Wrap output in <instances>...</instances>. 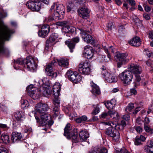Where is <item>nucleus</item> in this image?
<instances>
[{"label": "nucleus", "instance_id": "obj_49", "mask_svg": "<svg viewBox=\"0 0 153 153\" xmlns=\"http://www.w3.org/2000/svg\"><path fill=\"white\" fill-rule=\"evenodd\" d=\"M102 123L105 125L110 126L113 127L116 126V125L111 122H104Z\"/></svg>", "mask_w": 153, "mask_h": 153}, {"label": "nucleus", "instance_id": "obj_63", "mask_svg": "<svg viewBox=\"0 0 153 153\" xmlns=\"http://www.w3.org/2000/svg\"><path fill=\"white\" fill-rule=\"evenodd\" d=\"M108 115V114L106 112H103L101 115L100 117L102 118H105Z\"/></svg>", "mask_w": 153, "mask_h": 153}, {"label": "nucleus", "instance_id": "obj_4", "mask_svg": "<svg viewBox=\"0 0 153 153\" xmlns=\"http://www.w3.org/2000/svg\"><path fill=\"white\" fill-rule=\"evenodd\" d=\"M35 117L37 123H39L42 126H46L48 125L50 126H52L53 123V122L52 120H50L51 117L49 114H42L40 115L41 120L37 115H35Z\"/></svg>", "mask_w": 153, "mask_h": 153}, {"label": "nucleus", "instance_id": "obj_19", "mask_svg": "<svg viewBox=\"0 0 153 153\" xmlns=\"http://www.w3.org/2000/svg\"><path fill=\"white\" fill-rule=\"evenodd\" d=\"M83 53L87 59L91 58L93 55V50L90 46L87 45L84 47Z\"/></svg>", "mask_w": 153, "mask_h": 153}, {"label": "nucleus", "instance_id": "obj_58", "mask_svg": "<svg viewBox=\"0 0 153 153\" xmlns=\"http://www.w3.org/2000/svg\"><path fill=\"white\" fill-rule=\"evenodd\" d=\"M143 6L144 7L145 10L147 12H149L151 10V8L148 5L144 4Z\"/></svg>", "mask_w": 153, "mask_h": 153}, {"label": "nucleus", "instance_id": "obj_24", "mask_svg": "<svg viewBox=\"0 0 153 153\" xmlns=\"http://www.w3.org/2000/svg\"><path fill=\"white\" fill-rule=\"evenodd\" d=\"M102 48L105 51V52L107 53L108 57L109 58V60H111V56L109 54V52L111 51L113 53H114V51L113 50L112 48H113L112 46H110L109 47V49H108V45L105 42H104L102 43Z\"/></svg>", "mask_w": 153, "mask_h": 153}, {"label": "nucleus", "instance_id": "obj_37", "mask_svg": "<svg viewBox=\"0 0 153 153\" xmlns=\"http://www.w3.org/2000/svg\"><path fill=\"white\" fill-rule=\"evenodd\" d=\"M59 107H60L54 106L53 109L54 117H56L59 114Z\"/></svg>", "mask_w": 153, "mask_h": 153}, {"label": "nucleus", "instance_id": "obj_52", "mask_svg": "<svg viewBox=\"0 0 153 153\" xmlns=\"http://www.w3.org/2000/svg\"><path fill=\"white\" fill-rule=\"evenodd\" d=\"M151 149L144 147V152L145 153H153V151L151 150Z\"/></svg>", "mask_w": 153, "mask_h": 153}, {"label": "nucleus", "instance_id": "obj_38", "mask_svg": "<svg viewBox=\"0 0 153 153\" xmlns=\"http://www.w3.org/2000/svg\"><path fill=\"white\" fill-rule=\"evenodd\" d=\"M58 97L55 96L53 100V103L54 106L60 107V101Z\"/></svg>", "mask_w": 153, "mask_h": 153}, {"label": "nucleus", "instance_id": "obj_56", "mask_svg": "<svg viewBox=\"0 0 153 153\" xmlns=\"http://www.w3.org/2000/svg\"><path fill=\"white\" fill-rule=\"evenodd\" d=\"M135 129L136 131L139 133H141L143 131L142 128L140 126H137L135 127Z\"/></svg>", "mask_w": 153, "mask_h": 153}, {"label": "nucleus", "instance_id": "obj_29", "mask_svg": "<svg viewBox=\"0 0 153 153\" xmlns=\"http://www.w3.org/2000/svg\"><path fill=\"white\" fill-rule=\"evenodd\" d=\"M77 73L76 72H73L71 71H68L66 74L68 79L73 82L75 80L76 76L77 75Z\"/></svg>", "mask_w": 153, "mask_h": 153}, {"label": "nucleus", "instance_id": "obj_64", "mask_svg": "<svg viewBox=\"0 0 153 153\" xmlns=\"http://www.w3.org/2000/svg\"><path fill=\"white\" fill-rule=\"evenodd\" d=\"M149 37L150 39H153V32L152 31L149 32Z\"/></svg>", "mask_w": 153, "mask_h": 153}, {"label": "nucleus", "instance_id": "obj_55", "mask_svg": "<svg viewBox=\"0 0 153 153\" xmlns=\"http://www.w3.org/2000/svg\"><path fill=\"white\" fill-rule=\"evenodd\" d=\"M98 148H95L91 149L88 153H98Z\"/></svg>", "mask_w": 153, "mask_h": 153}, {"label": "nucleus", "instance_id": "obj_32", "mask_svg": "<svg viewBox=\"0 0 153 153\" xmlns=\"http://www.w3.org/2000/svg\"><path fill=\"white\" fill-rule=\"evenodd\" d=\"M62 15L60 13V12H58V11H55L54 12L52 18L49 17V19L51 20H55L56 21L60 19H61L60 17Z\"/></svg>", "mask_w": 153, "mask_h": 153}, {"label": "nucleus", "instance_id": "obj_5", "mask_svg": "<svg viewBox=\"0 0 153 153\" xmlns=\"http://www.w3.org/2000/svg\"><path fill=\"white\" fill-rule=\"evenodd\" d=\"M118 77L124 84L129 85L131 82L133 78V75L130 71L125 70L120 74Z\"/></svg>", "mask_w": 153, "mask_h": 153}, {"label": "nucleus", "instance_id": "obj_42", "mask_svg": "<svg viewBox=\"0 0 153 153\" xmlns=\"http://www.w3.org/2000/svg\"><path fill=\"white\" fill-rule=\"evenodd\" d=\"M108 114L110 115L111 117H112L113 116H116V118L117 119L118 118V114L115 111H109L108 112Z\"/></svg>", "mask_w": 153, "mask_h": 153}, {"label": "nucleus", "instance_id": "obj_61", "mask_svg": "<svg viewBox=\"0 0 153 153\" xmlns=\"http://www.w3.org/2000/svg\"><path fill=\"white\" fill-rule=\"evenodd\" d=\"M147 65L149 67H150L152 68H153V65L152 64V62L150 60H148L146 62Z\"/></svg>", "mask_w": 153, "mask_h": 153}, {"label": "nucleus", "instance_id": "obj_30", "mask_svg": "<svg viewBox=\"0 0 153 153\" xmlns=\"http://www.w3.org/2000/svg\"><path fill=\"white\" fill-rule=\"evenodd\" d=\"M56 42L57 40L51 36L49 39L46 41L45 45L46 48H47V49L49 46L53 45L55 43V42Z\"/></svg>", "mask_w": 153, "mask_h": 153}, {"label": "nucleus", "instance_id": "obj_57", "mask_svg": "<svg viewBox=\"0 0 153 153\" xmlns=\"http://www.w3.org/2000/svg\"><path fill=\"white\" fill-rule=\"evenodd\" d=\"M122 118L125 120L128 121L129 120L130 116L128 114H128H125L123 115L122 116Z\"/></svg>", "mask_w": 153, "mask_h": 153}, {"label": "nucleus", "instance_id": "obj_20", "mask_svg": "<svg viewBox=\"0 0 153 153\" xmlns=\"http://www.w3.org/2000/svg\"><path fill=\"white\" fill-rule=\"evenodd\" d=\"M105 80L109 83L115 82L117 81V76L108 72L103 77Z\"/></svg>", "mask_w": 153, "mask_h": 153}, {"label": "nucleus", "instance_id": "obj_25", "mask_svg": "<svg viewBox=\"0 0 153 153\" xmlns=\"http://www.w3.org/2000/svg\"><path fill=\"white\" fill-rule=\"evenodd\" d=\"M140 38L136 36L130 40L129 42V43L132 46L137 47L140 45Z\"/></svg>", "mask_w": 153, "mask_h": 153}, {"label": "nucleus", "instance_id": "obj_36", "mask_svg": "<svg viewBox=\"0 0 153 153\" xmlns=\"http://www.w3.org/2000/svg\"><path fill=\"white\" fill-rule=\"evenodd\" d=\"M87 120V117L85 115H83L81 117L77 118L76 119V123H80L82 122L86 121Z\"/></svg>", "mask_w": 153, "mask_h": 153}, {"label": "nucleus", "instance_id": "obj_46", "mask_svg": "<svg viewBox=\"0 0 153 153\" xmlns=\"http://www.w3.org/2000/svg\"><path fill=\"white\" fill-rule=\"evenodd\" d=\"M15 63L19 65H23L24 64V61L23 59L19 58L17 59L16 61L14 60Z\"/></svg>", "mask_w": 153, "mask_h": 153}, {"label": "nucleus", "instance_id": "obj_6", "mask_svg": "<svg viewBox=\"0 0 153 153\" xmlns=\"http://www.w3.org/2000/svg\"><path fill=\"white\" fill-rule=\"evenodd\" d=\"M27 90L29 95L34 100L38 99L41 93V89L34 87L32 85H29Z\"/></svg>", "mask_w": 153, "mask_h": 153}, {"label": "nucleus", "instance_id": "obj_54", "mask_svg": "<svg viewBox=\"0 0 153 153\" xmlns=\"http://www.w3.org/2000/svg\"><path fill=\"white\" fill-rule=\"evenodd\" d=\"M127 151L125 147H123L119 151L116 150L115 153H126Z\"/></svg>", "mask_w": 153, "mask_h": 153}, {"label": "nucleus", "instance_id": "obj_3", "mask_svg": "<svg viewBox=\"0 0 153 153\" xmlns=\"http://www.w3.org/2000/svg\"><path fill=\"white\" fill-rule=\"evenodd\" d=\"M115 57L117 62V65L118 68H120L122 65L128 62L129 59L128 54L126 53H121L117 52Z\"/></svg>", "mask_w": 153, "mask_h": 153}, {"label": "nucleus", "instance_id": "obj_50", "mask_svg": "<svg viewBox=\"0 0 153 153\" xmlns=\"http://www.w3.org/2000/svg\"><path fill=\"white\" fill-rule=\"evenodd\" d=\"M100 112V108L98 105L94 107V113L95 115L97 114Z\"/></svg>", "mask_w": 153, "mask_h": 153}, {"label": "nucleus", "instance_id": "obj_47", "mask_svg": "<svg viewBox=\"0 0 153 153\" xmlns=\"http://www.w3.org/2000/svg\"><path fill=\"white\" fill-rule=\"evenodd\" d=\"M98 150L99 153H108V150L105 147L98 148Z\"/></svg>", "mask_w": 153, "mask_h": 153}, {"label": "nucleus", "instance_id": "obj_43", "mask_svg": "<svg viewBox=\"0 0 153 153\" xmlns=\"http://www.w3.org/2000/svg\"><path fill=\"white\" fill-rule=\"evenodd\" d=\"M144 129L145 131L147 132L152 134L153 133L152 129L150 127L148 126L147 125L144 123Z\"/></svg>", "mask_w": 153, "mask_h": 153}, {"label": "nucleus", "instance_id": "obj_15", "mask_svg": "<svg viewBox=\"0 0 153 153\" xmlns=\"http://www.w3.org/2000/svg\"><path fill=\"white\" fill-rule=\"evenodd\" d=\"M79 39L78 37L72 38L71 40L68 39L65 41V44L67 45L70 50L71 53L73 52V49L74 48L75 44L79 42Z\"/></svg>", "mask_w": 153, "mask_h": 153}, {"label": "nucleus", "instance_id": "obj_22", "mask_svg": "<svg viewBox=\"0 0 153 153\" xmlns=\"http://www.w3.org/2000/svg\"><path fill=\"white\" fill-rule=\"evenodd\" d=\"M14 115L16 120L20 123L22 122L25 119L23 113L21 111H16Z\"/></svg>", "mask_w": 153, "mask_h": 153}, {"label": "nucleus", "instance_id": "obj_1", "mask_svg": "<svg viewBox=\"0 0 153 153\" xmlns=\"http://www.w3.org/2000/svg\"><path fill=\"white\" fill-rule=\"evenodd\" d=\"M7 13L1 8H0V18L7 16ZM13 33V30L4 25L0 20V54H5L7 50L3 47L4 42L9 40L11 35Z\"/></svg>", "mask_w": 153, "mask_h": 153}, {"label": "nucleus", "instance_id": "obj_39", "mask_svg": "<svg viewBox=\"0 0 153 153\" xmlns=\"http://www.w3.org/2000/svg\"><path fill=\"white\" fill-rule=\"evenodd\" d=\"M71 29V28L68 25H67L63 26L62 29V31L63 33H69Z\"/></svg>", "mask_w": 153, "mask_h": 153}, {"label": "nucleus", "instance_id": "obj_11", "mask_svg": "<svg viewBox=\"0 0 153 153\" xmlns=\"http://www.w3.org/2000/svg\"><path fill=\"white\" fill-rule=\"evenodd\" d=\"M55 63L54 60L52 61L47 66L45 71L47 75L51 76L52 78H56L57 76V74L54 72L53 67L54 66V63Z\"/></svg>", "mask_w": 153, "mask_h": 153}, {"label": "nucleus", "instance_id": "obj_35", "mask_svg": "<svg viewBox=\"0 0 153 153\" xmlns=\"http://www.w3.org/2000/svg\"><path fill=\"white\" fill-rule=\"evenodd\" d=\"M1 140L5 143H9L10 141L9 136L5 134H3L0 136Z\"/></svg>", "mask_w": 153, "mask_h": 153}, {"label": "nucleus", "instance_id": "obj_44", "mask_svg": "<svg viewBox=\"0 0 153 153\" xmlns=\"http://www.w3.org/2000/svg\"><path fill=\"white\" fill-rule=\"evenodd\" d=\"M82 79L81 76L77 73V75L76 76L75 80H74V82L78 83Z\"/></svg>", "mask_w": 153, "mask_h": 153}, {"label": "nucleus", "instance_id": "obj_17", "mask_svg": "<svg viewBox=\"0 0 153 153\" xmlns=\"http://www.w3.org/2000/svg\"><path fill=\"white\" fill-rule=\"evenodd\" d=\"M50 30V27L48 25H43L41 30L38 32V35L42 37H45L49 33Z\"/></svg>", "mask_w": 153, "mask_h": 153}, {"label": "nucleus", "instance_id": "obj_13", "mask_svg": "<svg viewBox=\"0 0 153 153\" xmlns=\"http://www.w3.org/2000/svg\"><path fill=\"white\" fill-rule=\"evenodd\" d=\"M79 30L81 31V35L85 42L91 44L94 43V38L91 35L88 34L86 30H83L82 29H79Z\"/></svg>", "mask_w": 153, "mask_h": 153}, {"label": "nucleus", "instance_id": "obj_23", "mask_svg": "<svg viewBox=\"0 0 153 153\" xmlns=\"http://www.w3.org/2000/svg\"><path fill=\"white\" fill-rule=\"evenodd\" d=\"M22 138V136L21 133L16 132H14L12 133L11 140L13 142H17L21 140Z\"/></svg>", "mask_w": 153, "mask_h": 153}, {"label": "nucleus", "instance_id": "obj_21", "mask_svg": "<svg viewBox=\"0 0 153 153\" xmlns=\"http://www.w3.org/2000/svg\"><path fill=\"white\" fill-rule=\"evenodd\" d=\"M61 86L59 82L55 83L53 87V95L55 97H59L60 95Z\"/></svg>", "mask_w": 153, "mask_h": 153}, {"label": "nucleus", "instance_id": "obj_60", "mask_svg": "<svg viewBox=\"0 0 153 153\" xmlns=\"http://www.w3.org/2000/svg\"><path fill=\"white\" fill-rule=\"evenodd\" d=\"M107 27L108 29L111 30L114 28V26L112 22H109L108 24Z\"/></svg>", "mask_w": 153, "mask_h": 153}, {"label": "nucleus", "instance_id": "obj_16", "mask_svg": "<svg viewBox=\"0 0 153 153\" xmlns=\"http://www.w3.org/2000/svg\"><path fill=\"white\" fill-rule=\"evenodd\" d=\"M85 2V0H72L71 2H69V5L67 7V11L68 12L70 11L74 7L81 4H83Z\"/></svg>", "mask_w": 153, "mask_h": 153}, {"label": "nucleus", "instance_id": "obj_40", "mask_svg": "<svg viewBox=\"0 0 153 153\" xmlns=\"http://www.w3.org/2000/svg\"><path fill=\"white\" fill-rule=\"evenodd\" d=\"M134 107V104L131 103H130L126 108L125 111L128 114H129L131 110Z\"/></svg>", "mask_w": 153, "mask_h": 153}, {"label": "nucleus", "instance_id": "obj_27", "mask_svg": "<svg viewBox=\"0 0 153 153\" xmlns=\"http://www.w3.org/2000/svg\"><path fill=\"white\" fill-rule=\"evenodd\" d=\"M91 86L92 88L91 91L92 93L94 94H99L100 92L99 87L96 84L92 82L90 83Z\"/></svg>", "mask_w": 153, "mask_h": 153}, {"label": "nucleus", "instance_id": "obj_45", "mask_svg": "<svg viewBox=\"0 0 153 153\" xmlns=\"http://www.w3.org/2000/svg\"><path fill=\"white\" fill-rule=\"evenodd\" d=\"M29 103L27 100H23V102L21 104V107L24 109L27 107L29 106Z\"/></svg>", "mask_w": 153, "mask_h": 153}, {"label": "nucleus", "instance_id": "obj_62", "mask_svg": "<svg viewBox=\"0 0 153 153\" xmlns=\"http://www.w3.org/2000/svg\"><path fill=\"white\" fill-rule=\"evenodd\" d=\"M130 92L131 94V95H135L137 94V91L134 89H131L130 90Z\"/></svg>", "mask_w": 153, "mask_h": 153}, {"label": "nucleus", "instance_id": "obj_26", "mask_svg": "<svg viewBox=\"0 0 153 153\" xmlns=\"http://www.w3.org/2000/svg\"><path fill=\"white\" fill-rule=\"evenodd\" d=\"M59 65L62 67L68 68V61L67 59L60 58L57 59Z\"/></svg>", "mask_w": 153, "mask_h": 153}, {"label": "nucleus", "instance_id": "obj_34", "mask_svg": "<svg viewBox=\"0 0 153 153\" xmlns=\"http://www.w3.org/2000/svg\"><path fill=\"white\" fill-rule=\"evenodd\" d=\"M56 10L58 12H60V13L61 14L62 16L65 13V6L62 4H60L58 5H56Z\"/></svg>", "mask_w": 153, "mask_h": 153}, {"label": "nucleus", "instance_id": "obj_51", "mask_svg": "<svg viewBox=\"0 0 153 153\" xmlns=\"http://www.w3.org/2000/svg\"><path fill=\"white\" fill-rule=\"evenodd\" d=\"M141 142L139 137H137L135 138L134 143L136 145H139L141 144Z\"/></svg>", "mask_w": 153, "mask_h": 153}, {"label": "nucleus", "instance_id": "obj_2", "mask_svg": "<svg viewBox=\"0 0 153 153\" xmlns=\"http://www.w3.org/2000/svg\"><path fill=\"white\" fill-rule=\"evenodd\" d=\"M64 135L68 139H71L72 141L74 143H76L79 141L76 129L72 130L70 124H68L66 126L64 129Z\"/></svg>", "mask_w": 153, "mask_h": 153}, {"label": "nucleus", "instance_id": "obj_14", "mask_svg": "<svg viewBox=\"0 0 153 153\" xmlns=\"http://www.w3.org/2000/svg\"><path fill=\"white\" fill-rule=\"evenodd\" d=\"M78 12L80 17L86 19L89 17L90 11L87 7L84 6L78 9Z\"/></svg>", "mask_w": 153, "mask_h": 153}, {"label": "nucleus", "instance_id": "obj_53", "mask_svg": "<svg viewBox=\"0 0 153 153\" xmlns=\"http://www.w3.org/2000/svg\"><path fill=\"white\" fill-rule=\"evenodd\" d=\"M8 150L6 148L0 147V153H8Z\"/></svg>", "mask_w": 153, "mask_h": 153}, {"label": "nucleus", "instance_id": "obj_31", "mask_svg": "<svg viewBox=\"0 0 153 153\" xmlns=\"http://www.w3.org/2000/svg\"><path fill=\"white\" fill-rule=\"evenodd\" d=\"M79 135L81 141L86 140L89 136L88 133L84 131H80L79 134Z\"/></svg>", "mask_w": 153, "mask_h": 153}, {"label": "nucleus", "instance_id": "obj_12", "mask_svg": "<svg viewBox=\"0 0 153 153\" xmlns=\"http://www.w3.org/2000/svg\"><path fill=\"white\" fill-rule=\"evenodd\" d=\"M106 134L113 137V140L115 142L118 141L120 138L119 131L115 128L109 129L106 131Z\"/></svg>", "mask_w": 153, "mask_h": 153}, {"label": "nucleus", "instance_id": "obj_10", "mask_svg": "<svg viewBox=\"0 0 153 153\" xmlns=\"http://www.w3.org/2000/svg\"><path fill=\"white\" fill-rule=\"evenodd\" d=\"M28 8L33 11H38L40 9V5L39 2L36 0H29L26 3Z\"/></svg>", "mask_w": 153, "mask_h": 153}, {"label": "nucleus", "instance_id": "obj_9", "mask_svg": "<svg viewBox=\"0 0 153 153\" xmlns=\"http://www.w3.org/2000/svg\"><path fill=\"white\" fill-rule=\"evenodd\" d=\"M27 66L26 68L28 71L33 72L36 68V65L34 62L33 59L31 56L27 57L25 62Z\"/></svg>", "mask_w": 153, "mask_h": 153}, {"label": "nucleus", "instance_id": "obj_59", "mask_svg": "<svg viewBox=\"0 0 153 153\" xmlns=\"http://www.w3.org/2000/svg\"><path fill=\"white\" fill-rule=\"evenodd\" d=\"M67 23V22L65 21H64L61 22H57V25L59 26H62L66 25Z\"/></svg>", "mask_w": 153, "mask_h": 153}, {"label": "nucleus", "instance_id": "obj_41", "mask_svg": "<svg viewBox=\"0 0 153 153\" xmlns=\"http://www.w3.org/2000/svg\"><path fill=\"white\" fill-rule=\"evenodd\" d=\"M144 147L150 148H153V140H151L148 141L146 143V145Z\"/></svg>", "mask_w": 153, "mask_h": 153}, {"label": "nucleus", "instance_id": "obj_18", "mask_svg": "<svg viewBox=\"0 0 153 153\" xmlns=\"http://www.w3.org/2000/svg\"><path fill=\"white\" fill-rule=\"evenodd\" d=\"M128 71L134 74H140L141 73L142 69L138 65L134 64L129 65L128 67Z\"/></svg>", "mask_w": 153, "mask_h": 153}, {"label": "nucleus", "instance_id": "obj_28", "mask_svg": "<svg viewBox=\"0 0 153 153\" xmlns=\"http://www.w3.org/2000/svg\"><path fill=\"white\" fill-rule=\"evenodd\" d=\"M116 101L115 99H112L110 101H107L105 103V105L109 110L112 109L115 106Z\"/></svg>", "mask_w": 153, "mask_h": 153}, {"label": "nucleus", "instance_id": "obj_8", "mask_svg": "<svg viewBox=\"0 0 153 153\" xmlns=\"http://www.w3.org/2000/svg\"><path fill=\"white\" fill-rule=\"evenodd\" d=\"M91 65L87 61L81 62L79 65V71L85 75H88L91 73Z\"/></svg>", "mask_w": 153, "mask_h": 153}, {"label": "nucleus", "instance_id": "obj_33", "mask_svg": "<svg viewBox=\"0 0 153 153\" xmlns=\"http://www.w3.org/2000/svg\"><path fill=\"white\" fill-rule=\"evenodd\" d=\"M38 86L40 87V89H41V88H43V91H41V92H42V94L44 96L47 97L50 94V91L47 88V87H45L43 86H42L41 85L39 84Z\"/></svg>", "mask_w": 153, "mask_h": 153}, {"label": "nucleus", "instance_id": "obj_48", "mask_svg": "<svg viewBox=\"0 0 153 153\" xmlns=\"http://www.w3.org/2000/svg\"><path fill=\"white\" fill-rule=\"evenodd\" d=\"M101 69V73L102 77H103L104 75H106V74L108 73L106 70V68L105 66H102Z\"/></svg>", "mask_w": 153, "mask_h": 153}, {"label": "nucleus", "instance_id": "obj_7", "mask_svg": "<svg viewBox=\"0 0 153 153\" xmlns=\"http://www.w3.org/2000/svg\"><path fill=\"white\" fill-rule=\"evenodd\" d=\"M49 107L48 105L46 103H39L35 106V111H33L34 115H36L38 113L41 114H44L45 112L48 111Z\"/></svg>", "mask_w": 153, "mask_h": 153}]
</instances>
